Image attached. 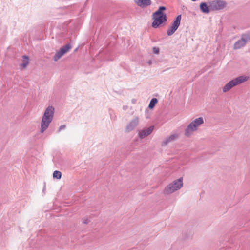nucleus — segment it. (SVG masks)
I'll use <instances>...</instances> for the list:
<instances>
[{
	"label": "nucleus",
	"instance_id": "obj_1",
	"mask_svg": "<svg viewBox=\"0 0 250 250\" xmlns=\"http://www.w3.org/2000/svg\"><path fill=\"white\" fill-rule=\"evenodd\" d=\"M55 109L52 106H48L45 110L41 120L40 132L43 133L53 120Z\"/></svg>",
	"mask_w": 250,
	"mask_h": 250
},
{
	"label": "nucleus",
	"instance_id": "obj_2",
	"mask_svg": "<svg viewBox=\"0 0 250 250\" xmlns=\"http://www.w3.org/2000/svg\"><path fill=\"white\" fill-rule=\"evenodd\" d=\"M166 10L165 6H160L158 9L153 13L152 17L153 21L152 23V27L154 28H158L161 24L165 23L167 21V15L163 12Z\"/></svg>",
	"mask_w": 250,
	"mask_h": 250
},
{
	"label": "nucleus",
	"instance_id": "obj_3",
	"mask_svg": "<svg viewBox=\"0 0 250 250\" xmlns=\"http://www.w3.org/2000/svg\"><path fill=\"white\" fill-rule=\"evenodd\" d=\"M204 123V120L202 117L195 119L191 122L185 130V135L189 137L192 133L197 129L198 127Z\"/></svg>",
	"mask_w": 250,
	"mask_h": 250
},
{
	"label": "nucleus",
	"instance_id": "obj_4",
	"mask_svg": "<svg viewBox=\"0 0 250 250\" xmlns=\"http://www.w3.org/2000/svg\"><path fill=\"white\" fill-rule=\"evenodd\" d=\"M183 185L182 177L175 180L168 184L165 188L164 193L167 194H171L180 189Z\"/></svg>",
	"mask_w": 250,
	"mask_h": 250
},
{
	"label": "nucleus",
	"instance_id": "obj_5",
	"mask_svg": "<svg viewBox=\"0 0 250 250\" xmlns=\"http://www.w3.org/2000/svg\"><path fill=\"white\" fill-rule=\"evenodd\" d=\"M248 79V77L241 76L231 80L223 87V92L225 93L229 91L234 86L247 81Z\"/></svg>",
	"mask_w": 250,
	"mask_h": 250
},
{
	"label": "nucleus",
	"instance_id": "obj_6",
	"mask_svg": "<svg viewBox=\"0 0 250 250\" xmlns=\"http://www.w3.org/2000/svg\"><path fill=\"white\" fill-rule=\"evenodd\" d=\"M249 40H250V33L243 34L241 36V38L236 42L234 44V49H240L242 47L244 46Z\"/></svg>",
	"mask_w": 250,
	"mask_h": 250
},
{
	"label": "nucleus",
	"instance_id": "obj_7",
	"mask_svg": "<svg viewBox=\"0 0 250 250\" xmlns=\"http://www.w3.org/2000/svg\"><path fill=\"white\" fill-rule=\"evenodd\" d=\"M181 20V15H178L175 19L172 21L171 27L167 30V33L168 36L173 35L178 28Z\"/></svg>",
	"mask_w": 250,
	"mask_h": 250
},
{
	"label": "nucleus",
	"instance_id": "obj_8",
	"mask_svg": "<svg viewBox=\"0 0 250 250\" xmlns=\"http://www.w3.org/2000/svg\"><path fill=\"white\" fill-rule=\"evenodd\" d=\"M72 48V46L70 43L67 44L62 47L60 49L57 51L55 54L53 60L54 61H57L60 59L63 55L66 53L68 51Z\"/></svg>",
	"mask_w": 250,
	"mask_h": 250
},
{
	"label": "nucleus",
	"instance_id": "obj_9",
	"mask_svg": "<svg viewBox=\"0 0 250 250\" xmlns=\"http://www.w3.org/2000/svg\"><path fill=\"white\" fill-rule=\"evenodd\" d=\"M210 10L215 11L223 9L226 6V3L222 0H214L209 2Z\"/></svg>",
	"mask_w": 250,
	"mask_h": 250
},
{
	"label": "nucleus",
	"instance_id": "obj_10",
	"mask_svg": "<svg viewBox=\"0 0 250 250\" xmlns=\"http://www.w3.org/2000/svg\"><path fill=\"white\" fill-rule=\"evenodd\" d=\"M139 123V119L138 117H135L132 119L130 123L127 125L125 130L126 132H129L135 129Z\"/></svg>",
	"mask_w": 250,
	"mask_h": 250
},
{
	"label": "nucleus",
	"instance_id": "obj_11",
	"mask_svg": "<svg viewBox=\"0 0 250 250\" xmlns=\"http://www.w3.org/2000/svg\"><path fill=\"white\" fill-rule=\"evenodd\" d=\"M154 129L153 126H150L146 129H143L139 131L138 133L139 137L140 139H143L144 138L150 135Z\"/></svg>",
	"mask_w": 250,
	"mask_h": 250
},
{
	"label": "nucleus",
	"instance_id": "obj_12",
	"mask_svg": "<svg viewBox=\"0 0 250 250\" xmlns=\"http://www.w3.org/2000/svg\"><path fill=\"white\" fill-rule=\"evenodd\" d=\"M136 4L141 8L150 6L151 4V0H135Z\"/></svg>",
	"mask_w": 250,
	"mask_h": 250
},
{
	"label": "nucleus",
	"instance_id": "obj_13",
	"mask_svg": "<svg viewBox=\"0 0 250 250\" xmlns=\"http://www.w3.org/2000/svg\"><path fill=\"white\" fill-rule=\"evenodd\" d=\"M178 136L177 134H173L167 137L162 143V146L167 145L169 143L175 140Z\"/></svg>",
	"mask_w": 250,
	"mask_h": 250
},
{
	"label": "nucleus",
	"instance_id": "obj_14",
	"mask_svg": "<svg viewBox=\"0 0 250 250\" xmlns=\"http://www.w3.org/2000/svg\"><path fill=\"white\" fill-rule=\"evenodd\" d=\"M200 8L201 11L205 14L209 13L210 9V5H208L206 2H201L200 4Z\"/></svg>",
	"mask_w": 250,
	"mask_h": 250
},
{
	"label": "nucleus",
	"instance_id": "obj_15",
	"mask_svg": "<svg viewBox=\"0 0 250 250\" xmlns=\"http://www.w3.org/2000/svg\"><path fill=\"white\" fill-rule=\"evenodd\" d=\"M23 62L21 64V66L23 68H26L29 63V58L26 55L23 56Z\"/></svg>",
	"mask_w": 250,
	"mask_h": 250
},
{
	"label": "nucleus",
	"instance_id": "obj_16",
	"mask_svg": "<svg viewBox=\"0 0 250 250\" xmlns=\"http://www.w3.org/2000/svg\"><path fill=\"white\" fill-rule=\"evenodd\" d=\"M157 102H158V100L157 99V98H152L149 103L148 107L150 109L153 108L154 107V106H155L156 104L157 103Z\"/></svg>",
	"mask_w": 250,
	"mask_h": 250
},
{
	"label": "nucleus",
	"instance_id": "obj_17",
	"mask_svg": "<svg viewBox=\"0 0 250 250\" xmlns=\"http://www.w3.org/2000/svg\"><path fill=\"white\" fill-rule=\"evenodd\" d=\"M53 177L54 179L59 180L62 177V173L60 171L55 170L53 173Z\"/></svg>",
	"mask_w": 250,
	"mask_h": 250
},
{
	"label": "nucleus",
	"instance_id": "obj_18",
	"mask_svg": "<svg viewBox=\"0 0 250 250\" xmlns=\"http://www.w3.org/2000/svg\"><path fill=\"white\" fill-rule=\"evenodd\" d=\"M66 128V125H61L58 131H57V132L59 133L60 132L61 130H63V129H64L65 128Z\"/></svg>",
	"mask_w": 250,
	"mask_h": 250
},
{
	"label": "nucleus",
	"instance_id": "obj_19",
	"mask_svg": "<svg viewBox=\"0 0 250 250\" xmlns=\"http://www.w3.org/2000/svg\"><path fill=\"white\" fill-rule=\"evenodd\" d=\"M153 52L154 54H158L159 52V48L156 47H154L153 48Z\"/></svg>",
	"mask_w": 250,
	"mask_h": 250
},
{
	"label": "nucleus",
	"instance_id": "obj_20",
	"mask_svg": "<svg viewBox=\"0 0 250 250\" xmlns=\"http://www.w3.org/2000/svg\"><path fill=\"white\" fill-rule=\"evenodd\" d=\"M89 221L88 220V219L86 218L84 219L83 223L85 224H87L89 223Z\"/></svg>",
	"mask_w": 250,
	"mask_h": 250
},
{
	"label": "nucleus",
	"instance_id": "obj_21",
	"mask_svg": "<svg viewBox=\"0 0 250 250\" xmlns=\"http://www.w3.org/2000/svg\"><path fill=\"white\" fill-rule=\"evenodd\" d=\"M45 187H44L43 189V192H44L45 191Z\"/></svg>",
	"mask_w": 250,
	"mask_h": 250
},
{
	"label": "nucleus",
	"instance_id": "obj_22",
	"mask_svg": "<svg viewBox=\"0 0 250 250\" xmlns=\"http://www.w3.org/2000/svg\"><path fill=\"white\" fill-rule=\"evenodd\" d=\"M192 1H195L196 0H191Z\"/></svg>",
	"mask_w": 250,
	"mask_h": 250
}]
</instances>
